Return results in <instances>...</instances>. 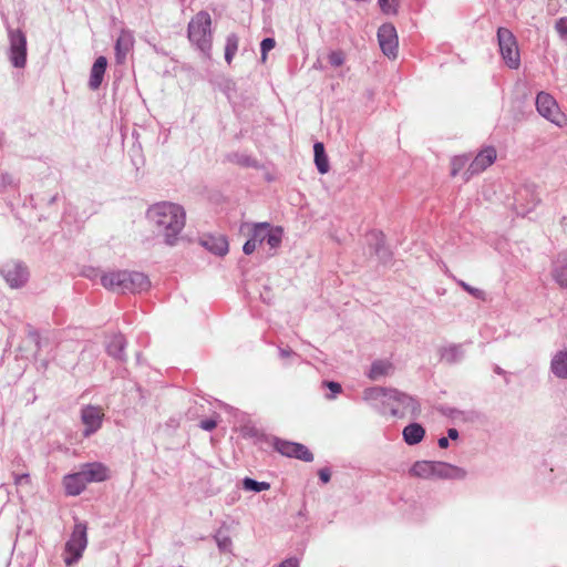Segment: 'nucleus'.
<instances>
[{"label": "nucleus", "mask_w": 567, "mask_h": 567, "mask_svg": "<svg viewBox=\"0 0 567 567\" xmlns=\"http://www.w3.org/2000/svg\"><path fill=\"white\" fill-rule=\"evenodd\" d=\"M126 341L123 334H114L106 343L107 353L118 361H124Z\"/></svg>", "instance_id": "4be33fe9"}, {"label": "nucleus", "mask_w": 567, "mask_h": 567, "mask_svg": "<svg viewBox=\"0 0 567 567\" xmlns=\"http://www.w3.org/2000/svg\"><path fill=\"white\" fill-rule=\"evenodd\" d=\"M257 243L252 240V238H249L245 244H244V247H243V251L246 254V255H251L256 248H257Z\"/></svg>", "instance_id": "a18cd8bd"}, {"label": "nucleus", "mask_w": 567, "mask_h": 567, "mask_svg": "<svg viewBox=\"0 0 567 567\" xmlns=\"http://www.w3.org/2000/svg\"><path fill=\"white\" fill-rule=\"evenodd\" d=\"M437 444L441 449H446L449 446V439L447 437H440L437 441Z\"/></svg>", "instance_id": "603ef678"}, {"label": "nucleus", "mask_w": 567, "mask_h": 567, "mask_svg": "<svg viewBox=\"0 0 567 567\" xmlns=\"http://www.w3.org/2000/svg\"><path fill=\"white\" fill-rule=\"evenodd\" d=\"M147 218L168 246H175L185 227L186 214L181 205L163 202L151 206Z\"/></svg>", "instance_id": "f257e3e1"}, {"label": "nucleus", "mask_w": 567, "mask_h": 567, "mask_svg": "<svg viewBox=\"0 0 567 567\" xmlns=\"http://www.w3.org/2000/svg\"><path fill=\"white\" fill-rule=\"evenodd\" d=\"M14 484L22 486L30 484V475L27 473L23 474H14Z\"/></svg>", "instance_id": "c03bdc74"}, {"label": "nucleus", "mask_w": 567, "mask_h": 567, "mask_svg": "<svg viewBox=\"0 0 567 567\" xmlns=\"http://www.w3.org/2000/svg\"><path fill=\"white\" fill-rule=\"evenodd\" d=\"M496 150L492 146L482 150L476 157L471 162L464 173V179L468 181L474 175H477L491 166L496 159Z\"/></svg>", "instance_id": "f8f14e48"}, {"label": "nucleus", "mask_w": 567, "mask_h": 567, "mask_svg": "<svg viewBox=\"0 0 567 567\" xmlns=\"http://www.w3.org/2000/svg\"><path fill=\"white\" fill-rule=\"evenodd\" d=\"M87 526L83 522H78L74 525L70 539L65 544V551L68 556L64 557L66 566H72L81 557L87 546Z\"/></svg>", "instance_id": "423d86ee"}, {"label": "nucleus", "mask_w": 567, "mask_h": 567, "mask_svg": "<svg viewBox=\"0 0 567 567\" xmlns=\"http://www.w3.org/2000/svg\"><path fill=\"white\" fill-rule=\"evenodd\" d=\"M468 159H470V157L467 155L455 156L451 163V165H452L451 175L456 176L458 174V172L461 169H463L465 167V165L468 163Z\"/></svg>", "instance_id": "e433bc0d"}, {"label": "nucleus", "mask_w": 567, "mask_h": 567, "mask_svg": "<svg viewBox=\"0 0 567 567\" xmlns=\"http://www.w3.org/2000/svg\"><path fill=\"white\" fill-rule=\"evenodd\" d=\"M402 435L408 445H415L424 439L425 430L419 423H411L403 429Z\"/></svg>", "instance_id": "393cba45"}, {"label": "nucleus", "mask_w": 567, "mask_h": 567, "mask_svg": "<svg viewBox=\"0 0 567 567\" xmlns=\"http://www.w3.org/2000/svg\"><path fill=\"white\" fill-rule=\"evenodd\" d=\"M276 45V41L272 38H265L260 43L261 51V61L265 62L267 60V54L270 50H272Z\"/></svg>", "instance_id": "a19ab883"}, {"label": "nucleus", "mask_w": 567, "mask_h": 567, "mask_svg": "<svg viewBox=\"0 0 567 567\" xmlns=\"http://www.w3.org/2000/svg\"><path fill=\"white\" fill-rule=\"evenodd\" d=\"M269 231H271V225L269 223L252 224L250 229V238L260 245L266 241Z\"/></svg>", "instance_id": "c85d7f7f"}, {"label": "nucleus", "mask_w": 567, "mask_h": 567, "mask_svg": "<svg viewBox=\"0 0 567 567\" xmlns=\"http://www.w3.org/2000/svg\"><path fill=\"white\" fill-rule=\"evenodd\" d=\"M379 45L388 58L395 59L398 55V34L393 24L384 23L378 30Z\"/></svg>", "instance_id": "9d476101"}, {"label": "nucleus", "mask_w": 567, "mask_h": 567, "mask_svg": "<svg viewBox=\"0 0 567 567\" xmlns=\"http://www.w3.org/2000/svg\"><path fill=\"white\" fill-rule=\"evenodd\" d=\"M279 355H280L281 359H288L290 357H296L297 353H295L289 348H279Z\"/></svg>", "instance_id": "09e8293b"}, {"label": "nucleus", "mask_w": 567, "mask_h": 567, "mask_svg": "<svg viewBox=\"0 0 567 567\" xmlns=\"http://www.w3.org/2000/svg\"><path fill=\"white\" fill-rule=\"evenodd\" d=\"M217 422L213 419H206L200 421L199 426L205 431H212L216 427Z\"/></svg>", "instance_id": "49530a36"}, {"label": "nucleus", "mask_w": 567, "mask_h": 567, "mask_svg": "<svg viewBox=\"0 0 567 567\" xmlns=\"http://www.w3.org/2000/svg\"><path fill=\"white\" fill-rule=\"evenodd\" d=\"M323 385L327 386L331 394L327 395V399L332 400L336 398L337 394H339L342 391L341 384L334 381H324Z\"/></svg>", "instance_id": "79ce46f5"}, {"label": "nucleus", "mask_w": 567, "mask_h": 567, "mask_svg": "<svg viewBox=\"0 0 567 567\" xmlns=\"http://www.w3.org/2000/svg\"><path fill=\"white\" fill-rule=\"evenodd\" d=\"M550 371L558 379H567V349L557 351L553 355Z\"/></svg>", "instance_id": "5701e85b"}, {"label": "nucleus", "mask_w": 567, "mask_h": 567, "mask_svg": "<svg viewBox=\"0 0 567 567\" xmlns=\"http://www.w3.org/2000/svg\"><path fill=\"white\" fill-rule=\"evenodd\" d=\"M497 41L501 55L506 65L514 70L518 69L520 65V55L517 41L513 32L506 28H498Z\"/></svg>", "instance_id": "0eeeda50"}, {"label": "nucleus", "mask_w": 567, "mask_h": 567, "mask_svg": "<svg viewBox=\"0 0 567 567\" xmlns=\"http://www.w3.org/2000/svg\"><path fill=\"white\" fill-rule=\"evenodd\" d=\"M296 447L297 449L292 457L303 462H311L313 460V454L308 450L306 445L297 443Z\"/></svg>", "instance_id": "c9c22d12"}, {"label": "nucleus", "mask_w": 567, "mask_h": 567, "mask_svg": "<svg viewBox=\"0 0 567 567\" xmlns=\"http://www.w3.org/2000/svg\"><path fill=\"white\" fill-rule=\"evenodd\" d=\"M539 196L532 186L520 187L516 192L515 208L517 214L525 215L533 210L539 203Z\"/></svg>", "instance_id": "ddd939ff"}, {"label": "nucleus", "mask_w": 567, "mask_h": 567, "mask_svg": "<svg viewBox=\"0 0 567 567\" xmlns=\"http://www.w3.org/2000/svg\"><path fill=\"white\" fill-rule=\"evenodd\" d=\"M551 275L561 288H567V250L558 254L554 260Z\"/></svg>", "instance_id": "aec40b11"}, {"label": "nucleus", "mask_w": 567, "mask_h": 567, "mask_svg": "<svg viewBox=\"0 0 567 567\" xmlns=\"http://www.w3.org/2000/svg\"><path fill=\"white\" fill-rule=\"evenodd\" d=\"M447 435H449L447 439L456 440L458 437V431L456 429H454V427L449 429Z\"/></svg>", "instance_id": "3c124183"}, {"label": "nucleus", "mask_w": 567, "mask_h": 567, "mask_svg": "<svg viewBox=\"0 0 567 567\" xmlns=\"http://www.w3.org/2000/svg\"><path fill=\"white\" fill-rule=\"evenodd\" d=\"M555 30L560 40L567 42V17L559 18L555 23Z\"/></svg>", "instance_id": "ea45409f"}, {"label": "nucleus", "mask_w": 567, "mask_h": 567, "mask_svg": "<svg viewBox=\"0 0 567 567\" xmlns=\"http://www.w3.org/2000/svg\"><path fill=\"white\" fill-rule=\"evenodd\" d=\"M318 474H319V478L322 483L326 484L330 481L331 474L328 468H321Z\"/></svg>", "instance_id": "8fccbe9b"}, {"label": "nucleus", "mask_w": 567, "mask_h": 567, "mask_svg": "<svg viewBox=\"0 0 567 567\" xmlns=\"http://www.w3.org/2000/svg\"><path fill=\"white\" fill-rule=\"evenodd\" d=\"M0 275L11 288L24 286L29 279L28 268L20 261H8L0 268Z\"/></svg>", "instance_id": "1a4fd4ad"}, {"label": "nucleus", "mask_w": 567, "mask_h": 567, "mask_svg": "<svg viewBox=\"0 0 567 567\" xmlns=\"http://www.w3.org/2000/svg\"><path fill=\"white\" fill-rule=\"evenodd\" d=\"M82 475L87 483L103 482L109 478V470L102 463H87L81 468Z\"/></svg>", "instance_id": "f3484780"}, {"label": "nucleus", "mask_w": 567, "mask_h": 567, "mask_svg": "<svg viewBox=\"0 0 567 567\" xmlns=\"http://www.w3.org/2000/svg\"><path fill=\"white\" fill-rule=\"evenodd\" d=\"M432 478L463 480L466 471L445 462L432 461Z\"/></svg>", "instance_id": "2eb2a0df"}, {"label": "nucleus", "mask_w": 567, "mask_h": 567, "mask_svg": "<svg viewBox=\"0 0 567 567\" xmlns=\"http://www.w3.org/2000/svg\"><path fill=\"white\" fill-rule=\"evenodd\" d=\"M420 412L421 405L414 396L396 389H390L385 413H390L393 417L402 419L406 415L417 417Z\"/></svg>", "instance_id": "20e7f679"}, {"label": "nucleus", "mask_w": 567, "mask_h": 567, "mask_svg": "<svg viewBox=\"0 0 567 567\" xmlns=\"http://www.w3.org/2000/svg\"><path fill=\"white\" fill-rule=\"evenodd\" d=\"M536 110L540 116L558 127H564L567 124V117L560 111L558 103L550 94L546 92H539L537 94Z\"/></svg>", "instance_id": "6e6552de"}, {"label": "nucleus", "mask_w": 567, "mask_h": 567, "mask_svg": "<svg viewBox=\"0 0 567 567\" xmlns=\"http://www.w3.org/2000/svg\"><path fill=\"white\" fill-rule=\"evenodd\" d=\"M216 543L221 551H229L231 548V539L229 536H216Z\"/></svg>", "instance_id": "37998d69"}, {"label": "nucleus", "mask_w": 567, "mask_h": 567, "mask_svg": "<svg viewBox=\"0 0 567 567\" xmlns=\"http://www.w3.org/2000/svg\"><path fill=\"white\" fill-rule=\"evenodd\" d=\"M277 567H299V559L290 557L281 561Z\"/></svg>", "instance_id": "de8ad7c7"}, {"label": "nucleus", "mask_w": 567, "mask_h": 567, "mask_svg": "<svg viewBox=\"0 0 567 567\" xmlns=\"http://www.w3.org/2000/svg\"><path fill=\"white\" fill-rule=\"evenodd\" d=\"M431 466L432 461H417L412 465L410 473L415 477L429 480L432 478Z\"/></svg>", "instance_id": "c756f323"}, {"label": "nucleus", "mask_w": 567, "mask_h": 567, "mask_svg": "<svg viewBox=\"0 0 567 567\" xmlns=\"http://www.w3.org/2000/svg\"><path fill=\"white\" fill-rule=\"evenodd\" d=\"M134 45V35L128 30H122L120 35L115 42V56L117 63L124 62L127 53L132 50Z\"/></svg>", "instance_id": "dca6fc26"}, {"label": "nucleus", "mask_w": 567, "mask_h": 567, "mask_svg": "<svg viewBox=\"0 0 567 567\" xmlns=\"http://www.w3.org/2000/svg\"><path fill=\"white\" fill-rule=\"evenodd\" d=\"M204 246L218 256H224L228 252V241L224 236L209 237L204 241Z\"/></svg>", "instance_id": "bb28decb"}, {"label": "nucleus", "mask_w": 567, "mask_h": 567, "mask_svg": "<svg viewBox=\"0 0 567 567\" xmlns=\"http://www.w3.org/2000/svg\"><path fill=\"white\" fill-rule=\"evenodd\" d=\"M284 229L279 226H271V231L268 233L266 243L271 249H277L282 241Z\"/></svg>", "instance_id": "473e14b6"}, {"label": "nucleus", "mask_w": 567, "mask_h": 567, "mask_svg": "<svg viewBox=\"0 0 567 567\" xmlns=\"http://www.w3.org/2000/svg\"><path fill=\"white\" fill-rule=\"evenodd\" d=\"M313 152H315V163L317 166V169L320 174H326L329 172V161L328 156L324 152V146L321 142H317L313 145Z\"/></svg>", "instance_id": "cd10ccee"}, {"label": "nucleus", "mask_w": 567, "mask_h": 567, "mask_svg": "<svg viewBox=\"0 0 567 567\" xmlns=\"http://www.w3.org/2000/svg\"><path fill=\"white\" fill-rule=\"evenodd\" d=\"M9 41L8 58L12 66L23 69L27 65V35L21 29L7 27Z\"/></svg>", "instance_id": "39448f33"}, {"label": "nucleus", "mask_w": 567, "mask_h": 567, "mask_svg": "<svg viewBox=\"0 0 567 567\" xmlns=\"http://www.w3.org/2000/svg\"><path fill=\"white\" fill-rule=\"evenodd\" d=\"M86 484L87 482L84 480L81 471L63 477L65 493L70 496L80 495L85 489Z\"/></svg>", "instance_id": "6ab92c4d"}, {"label": "nucleus", "mask_w": 567, "mask_h": 567, "mask_svg": "<svg viewBox=\"0 0 567 567\" xmlns=\"http://www.w3.org/2000/svg\"><path fill=\"white\" fill-rule=\"evenodd\" d=\"M103 417L104 413L100 406H83L81 410V421L85 426L83 435L85 437H89L95 432H97L102 426Z\"/></svg>", "instance_id": "9b49d317"}, {"label": "nucleus", "mask_w": 567, "mask_h": 567, "mask_svg": "<svg viewBox=\"0 0 567 567\" xmlns=\"http://www.w3.org/2000/svg\"><path fill=\"white\" fill-rule=\"evenodd\" d=\"M451 278H453L456 284L462 288L464 289L466 292H468L471 296H473L474 298L478 299V300H482V301H485L486 300V293L485 291H483L482 289H478V288H475V287H472L470 286L467 282L461 280V279H456L454 276H450Z\"/></svg>", "instance_id": "72a5a7b5"}, {"label": "nucleus", "mask_w": 567, "mask_h": 567, "mask_svg": "<svg viewBox=\"0 0 567 567\" xmlns=\"http://www.w3.org/2000/svg\"><path fill=\"white\" fill-rule=\"evenodd\" d=\"M104 288L114 292H142L148 289L151 282L146 275L140 271L114 270L105 272L101 277Z\"/></svg>", "instance_id": "f03ea898"}, {"label": "nucleus", "mask_w": 567, "mask_h": 567, "mask_svg": "<svg viewBox=\"0 0 567 567\" xmlns=\"http://www.w3.org/2000/svg\"><path fill=\"white\" fill-rule=\"evenodd\" d=\"M390 393V389L388 388H381V386H373L368 388L363 392V399L369 402H375L379 403L380 406L375 404V408L379 410L381 414H385V405L386 400Z\"/></svg>", "instance_id": "a211bd4d"}, {"label": "nucleus", "mask_w": 567, "mask_h": 567, "mask_svg": "<svg viewBox=\"0 0 567 567\" xmlns=\"http://www.w3.org/2000/svg\"><path fill=\"white\" fill-rule=\"evenodd\" d=\"M212 18L208 12L199 11L188 23L187 34L189 41L205 55L212 49Z\"/></svg>", "instance_id": "7ed1b4c3"}, {"label": "nucleus", "mask_w": 567, "mask_h": 567, "mask_svg": "<svg viewBox=\"0 0 567 567\" xmlns=\"http://www.w3.org/2000/svg\"><path fill=\"white\" fill-rule=\"evenodd\" d=\"M432 478L463 480L466 471L445 462L432 461Z\"/></svg>", "instance_id": "4468645a"}, {"label": "nucleus", "mask_w": 567, "mask_h": 567, "mask_svg": "<svg viewBox=\"0 0 567 567\" xmlns=\"http://www.w3.org/2000/svg\"><path fill=\"white\" fill-rule=\"evenodd\" d=\"M465 355V350L463 344H449L443 347L440 350L441 360L449 363L454 364L460 362Z\"/></svg>", "instance_id": "b1692460"}, {"label": "nucleus", "mask_w": 567, "mask_h": 567, "mask_svg": "<svg viewBox=\"0 0 567 567\" xmlns=\"http://www.w3.org/2000/svg\"><path fill=\"white\" fill-rule=\"evenodd\" d=\"M296 442L285 441L275 437L272 441L274 449L284 456L292 457L296 452Z\"/></svg>", "instance_id": "7c9ffc66"}, {"label": "nucleus", "mask_w": 567, "mask_h": 567, "mask_svg": "<svg viewBox=\"0 0 567 567\" xmlns=\"http://www.w3.org/2000/svg\"><path fill=\"white\" fill-rule=\"evenodd\" d=\"M328 61L332 66L339 68L344 63L346 55L341 50L331 51L328 54Z\"/></svg>", "instance_id": "4c0bfd02"}, {"label": "nucleus", "mask_w": 567, "mask_h": 567, "mask_svg": "<svg viewBox=\"0 0 567 567\" xmlns=\"http://www.w3.org/2000/svg\"><path fill=\"white\" fill-rule=\"evenodd\" d=\"M243 487L246 491H251V492L259 493V492L269 489L270 488V484L267 483V482H258V481H255L252 478L245 477L243 480Z\"/></svg>", "instance_id": "f704fd0d"}, {"label": "nucleus", "mask_w": 567, "mask_h": 567, "mask_svg": "<svg viewBox=\"0 0 567 567\" xmlns=\"http://www.w3.org/2000/svg\"><path fill=\"white\" fill-rule=\"evenodd\" d=\"M495 372H496V373H498V374H502V373H503V370H502L501 368H498V367H497V368L495 369Z\"/></svg>", "instance_id": "5fc2aeb1"}, {"label": "nucleus", "mask_w": 567, "mask_h": 567, "mask_svg": "<svg viewBox=\"0 0 567 567\" xmlns=\"http://www.w3.org/2000/svg\"><path fill=\"white\" fill-rule=\"evenodd\" d=\"M107 66L105 56H99L92 65L89 86L91 90H97L103 81L104 73Z\"/></svg>", "instance_id": "412c9836"}, {"label": "nucleus", "mask_w": 567, "mask_h": 567, "mask_svg": "<svg viewBox=\"0 0 567 567\" xmlns=\"http://www.w3.org/2000/svg\"><path fill=\"white\" fill-rule=\"evenodd\" d=\"M393 371V364L389 360H375L372 362L367 377L377 381L382 377L389 375Z\"/></svg>", "instance_id": "a878e982"}, {"label": "nucleus", "mask_w": 567, "mask_h": 567, "mask_svg": "<svg viewBox=\"0 0 567 567\" xmlns=\"http://www.w3.org/2000/svg\"><path fill=\"white\" fill-rule=\"evenodd\" d=\"M238 37L235 33H231L226 39L225 45V60L228 64L231 63L233 58L235 56L238 50Z\"/></svg>", "instance_id": "2f4dec72"}, {"label": "nucleus", "mask_w": 567, "mask_h": 567, "mask_svg": "<svg viewBox=\"0 0 567 567\" xmlns=\"http://www.w3.org/2000/svg\"><path fill=\"white\" fill-rule=\"evenodd\" d=\"M381 10L386 14H393L398 12V0H378Z\"/></svg>", "instance_id": "58836bf2"}, {"label": "nucleus", "mask_w": 567, "mask_h": 567, "mask_svg": "<svg viewBox=\"0 0 567 567\" xmlns=\"http://www.w3.org/2000/svg\"><path fill=\"white\" fill-rule=\"evenodd\" d=\"M4 142H6L4 134L2 132H0V147H2L4 145Z\"/></svg>", "instance_id": "864d4df0"}]
</instances>
